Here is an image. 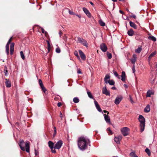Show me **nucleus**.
<instances>
[{"label": "nucleus", "mask_w": 157, "mask_h": 157, "mask_svg": "<svg viewBox=\"0 0 157 157\" xmlns=\"http://www.w3.org/2000/svg\"><path fill=\"white\" fill-rule=\"evenodd\" d=\"M90 141L86 137H81L79 138L78 140V147L80 149L84 150L86 148Z\"/></svg>", "instance_id": "obj_1"}, {"label": "nucleus", "mask_w": 157, "mask_h": 157, "mask_svg": "<svg viewBox=\"0 0 157 157\" xmlns=\"http://www.w3.org/2000/svg\"><path fill=\"white\" fill-rule=\"evenodd\" d=\"M138 120L140 122V130L141 132H142L144 129L145 126V119L143 116L141 115H140L138 118Z\"/></svg>", "instance_id": "obj_2"}, {"label": "nucleus", "mask_w": 157, "mask_h": 157, "mask_svg": "<svg viewBox=\"0 0 157 157\" xmlns=\"http://www.w3.org/2000/svg\"><path fill=\"white\" fill-rule=\"evenodd\" d=\"M121 131L122 134L124 136H126L129 134V132L130 131V129L127 127H124L122 128L121 129Z\"/></svg>", "instance_id": "obj_3"}, {"label": "nucleus", "mask_w": 157, "mask_h": 157, "mask_svg": "<svg viewBox=\"0 0 157 157\" xmlns=\"http://www.w3.org/2000/svg\"><path fill=\"white\" fill-rule=\"evenodd\" d=\"M77 42L78 43L82 44L83 45L85 46L86 47H88V43L87 41L82 38L79 37H78Z\"/></svg>", "instance_id": "obj_4"}, {"label": "nucleus", "mask_w": 157, "mask_h": 157, "mask_svg": "<svg viewBox=\"0 0 157 157\" xmlns=\"http://www.w3.org/2000/svg\"><path fill=\"white\" fill-rule=\"evenodd\" d=\"M62 144V141L59 140L55 144V148L56 149H59L61 148Z\"/></svg>", "instance_id": "obj_5"}, {"label": "nucleus", "mask_w": 157, "mask_h": 157, "mask_svg": "<svg viewBox=\"0 0 157 157\" xmlns=\"http://www.w3.org/2000/svg\"><path fill=\"white\" fill-rule=\"evenodd\" d=\"M19 145L21 150L24 151L25 149V143L24 141L22 140H20L19 141Z\"/></svg>", "instance_id": "obj_6"}, {"label": "nucleus", "mask_w": 157, "mask_h": 157, "mask_svg": "<svg viewBox=\"0 0 157 157\" xmlns=\"http://www.w3.org/2000/svg\"><path fill=\"white\" fill-rule=\"evenodd\" d=\"M82 10L84 13L89 18H90L92 16L91 13L86 8L83 7Z\"/></svg>", "instance_id": "obj_7"}, {"label": "nucleus", "mask_w": 157, "mask_h": 157, "mask_svg": "<svg viewBox=\"0 0 157 157\" xmlns=\"http://www.w3.org/2000/svg\"><path fill=\"white\" fill-rule=\"evenodd\" d=\"M122 138V136L121 135H119L117 137H116L114 139V141L117 144L120 143V141Z\"/></svg>", "instance_id": "obj_8"}, {"label": "nucleus", "mask_w": 157, "mask_h": 157, "mask_svg": "<svg viewBox=\"0 0 157 157\" xmlns=\"http://www.w3.org/2000/svg\"><path fill=\"white\" fill-rule=\"evenodd\" d=\"M122 99V98L121 96H118L115 99L114 103L116 105L119 104L120 102L121 101Z\"/></svg>", "instance_id": "obj_9"}, {"label": "nucleus", "mask_w": 157, "mask_h": 157, "mask_svg": "<svg viewBox=\"0 0 157 157\" xmlns=\"http://www.w3.org/2000/svg\"><path fill=\"white\" fill-rule=\"evenodd\" d=\"M100 48L101 51L104 52H105L107 49V46L104 43H102L101 44Z\"/></svg>", "instance_id": "obj_10"}, {"label": "nucleus", "mask_w": 157, "mask_h": 157, "mask_svg": "<svg viewBox=\"0 0 157 157\" xmlns=\"http://www.w3.org/2000/svg\"><path fill=\"white\" fill-rule=\"evenodd\" d=\"M94 103L97 109L98 110L99 112H101L102 111V110L101 108L99 105L98 104L97 101L95 100V99H94Z\"/></svg>", "instance_id": "obj_11"}, {"label": "nucleus", "mask_w": 157, "mask_h": 157, "mask_svg": "<svg viewBox=\"0 0 157 157\" xmlns=\"http://www.w3.org/2000/svg\"><path fill=\"white\" fill-rule=\"evenodd\" d=\"M78 52L81 59L83 60H85L86 59V56L82 51L80 50H78Z\"/></svg>", "instance_id": "obj_12"}, {"label": "nucleus", "mask_w": 157, "mask_h": 157, "mask_svg": "<svg viewBox=\"0 0 157 157\" xmlns=\"http://www.w3.org/2000/svg\"><path fill=\"white\" fill-rule=\"evenodd\" d=\"M14 44L12 43L10 45V53L11 55H13L14 50Z\"/></svg>", "instance_id": "obj_13"}, {"label": "nucleus", "mask_w": 157, "mask_h": 157, "mask_svg": "<svg viewBox=\"0 0 157 157\" xmlns=\"http://www.w3.org/2000/svg\"><path fill=\"white\" fill-rule=\"evenodd\" d=\"M10 42L8 41L7 43L6 47V54L7 55L9 54V45L10 43Z\"/></svg>", "instance_id": "obj_14"}, {"label": "nucleus", "mask_w": 157, "mask_h": 157, "mask_svg": "<svg viewBox=\"0 0 157 157\" xmlns=\"http://www.w3.org/2000/svg\"><path fill=\"white\" fill-rule=\"evenodd\" d=\"M121 80L123 81L124 82L125 81L126 79V75H125V73L124 71H122V74L121 75Z\"/></svg>", "instance_id": "obj_15"}, {"label": "nucleus", "mask_w": 157, "mask_h": 157, "mask_svg": "<svg viewBox=\"0 0 157 157\" xmlns=\"http://www.w3.org/2000/svg\"><path fill=\"white\" fill-rule=\"evenodd\" d=\"M102 93L103 94H105L107 95H110V93L107 91L106 86L103 88Z\"/></svg>", "instance_id": "obj_16"}, {"label": "nucleus", "mask_w": 157, "mask_h": 157, "mask_svg": "<svg viewBox=\"0 0 157 157\" xmlns=\"http://www.w3.org/2000/svg\"><path fill=\"white\" fill-rule=\"evenodd\" d=\"M110 78V76L109 75H106L105 76V77L104 79V80L106 84L108 83V82L109 80H109V79Z\"/></svg>", "instance_id": "obj_17"}, {"label": "nucleus", "mask_w": 157, "mask_h": 157, "mask_svg": "<svg viewBox=\"0 0 157 157\" xmlns=\"http://www.w3.org/2000/svg\"><path fill=\"white\" fill-rule=\"evenodd\" d=\"M104 118L106 122L107 123H110V120L109 118V116H107L105 114L104 115Z\"/></svg>", "instance_id": "obj_18"}, {"label": "nucleus", "mask_w": 157, "mask_h": 157, "mask_svg": "<svg viewBox=\"0 0 157 157\" xmlns=\"http://www.w3.org/2000/svg\"><path fill=\"white\" fill-rule=\"evenodd\" d=\"M26 151L27 152H29V146L28 142H26L25 144Z\"/></svg>", "instance_id": "obj_19"}, {"label": "nucleus", "mask_w": 157, "mask_h": 157, "mask_svg": "<svg viewBox=\"0 0 157 157\" xmlns=\"http://www.w3.org/2000/svg\"><path fill=\"white\" fill-rule=\"evenodd\" d=\"M134 33L133 30L132 29H130L128 31L127 33L129 36H132L134 35Z\"/></svg>", "instance_id": "obj_20"}, {"label": "nucleus", "mask_w": 157, "mask_h": 157, "mask_svg": "<svg viewBox=\"0 0 157 157\" xmlns=\"http://www.w3.org/2000/svg\"><path fill=\"white\" fill-rule=\"evenodd\" d=\"M156 54V51H155L152 52L149 56L148 58V60H150L153 57H154Z\"/></svg>", "instance_id": "obj_21"}, {"label": "nucleus", "mask_w": 157, "mask_h": 157, "mask_svg": "<svg viewBox=\"0 0 157 157\" xmlns=\"http://www.w3.org/2000/svg\"><path fill=\"white\" fill-rule=\"evenodd\" d=\"M6 81L5 82V84L6 87H10L11 86L10 82V81H8L7 79H6Z\"/></svg>", "instance_id": "obj_22"}, {"label": "nucleus", "mask_w": 157, "mask_h": 157, "mask_svg": "<svg viewBox=\"0 0 157 157\" xmlns=\"http://www.w3.org/2000/svg\"><path fill=\"white\" fill-rule=\"evenodd\" d=\"M129 24L130 26L131 27L134 28L135 29H137V26L134 23L130 21H129Z\"/></svg>", "instance_id": "obj_23"}, {"label": "nucleus", "mask_w": 157, "mask_h": 157, "mask_svg": "<svg viewBox=\"0 0 157 157\" xmlns=\"http://www.w3.org/2000/svg\"><path fill=\"white\" fill-rule=\"evenodd\" d=\"M150 106L149 105H147L144 108V111L146 113H148L150 111Z\"/></svg>", "instance_id": "obj_24"}, {"label": "nucleus", "mask_w": 157, "mask_h": 157, "mask_svg": "<svg viewBox=\"0 0 157 157\" xmlns=\"http://www.w3.org/2000/svg\"><path fill=\"white\" fill-rule=\"evenodd\" d=\"M48 144L49 147L50 148L54 147V144L51 141H49L48 142Z\"/></svg>", "instance_id": "obj_25"}, {"label": "nucleus", "mask_w": 157, "mask_h": 157, "mask_svg": "<svg viewBox=\"0 0 157 157\" xmlns=\"http://www.w3.org/2000/svg\"><path fill=\"white\" fill-rule=\"evenodd\" d=\"M142 50V47L141 46H139L137 49L135 50L136 53H139L141 52Z\"/></svg>", "instance_id": "obj_26"}, {"label": "nucleus", "mask_w": 157, "mask_h": 157, "mask_svg": "<svg viewBox=\"0 0 157 157\" xmlns=\"http://www.w3.org/2000/svg\"><path fill=\"white\" fill-rule=\"evenodd\" d=\"M154 93L152 92L151 90H148L147 93V97H150L151 95L153 94Z\"/></svg>", "instance_id": "obj_27"}, {"label": "nucleus", "mask_w": 157, "mask_h": 157, "mask_svg": "<svg viewBox=\"0 0 157 157\" xmlns=\"http://www.w3.org/2000/svg\"><path fill=\"white\" fill-rule=\"evenodd\" d=\"M148 38L149 40H152L154 42L156 40V38L152 36H150L148 37Z\"/></svg>", "instance_id": "obj_28"}, {"label": "nucleus", "mask_w": 157, "mask_h": 157, "mask_svg": "<svg viewBox=\"0 0 157 157\" xmlns=\"http://www.w3.org/2000/svg\"><path fill=\"white\" fill-rule=\"evenodd\" d=\"M41 89L42 91L45 93V94H46L47 93V92L46 88L43 85L42 86H40Z\"/></svg>", "instance_id": "obj_29"}, {"label": "nucleus", "mask_w": 157, "mask_h": 157, "mask_svg": "<svg viewBox=\"0 0 157 157\" xmlns=\"http://www.w3.org/2000/svg\"><path fill=\"white\" fill-rule=\"evenodd\" d=\"M41 89L42 91L45 93V94H46L47 93V92L46 88L43 85L42 86H40Z\"/></svg>", "instance_id": "obj_30"}, {"label": "nucleus", "mask_w": 157, "mask_h": 157, "mask_svg": "<svg viewBox=\"0 0 157 157\" xmlns=\"http://www.w3.org/2000/svg\"><path fill=\"white\" fill-rule=\"evenodd\" d=\"M113 72L114 75L116 77H117L118 79H120V76L118 75V74L117 72L116 71H115V70H113Z\"/></svg>", "instance_id": "obj_31"}, {"label": "nucleus", "mask_w": 157, "mask_h": 157, "mask_svg": "<svg viewBox=\"0 0 157 157\" xmlns=\"http://www.w3.org/2000/svg\"><path fill=\"white\" fill-rule=\"evenodd\" d=\"M108 83H109L110 85H114L115 84V82L113 80L111 79V80H109Z\"/></svg>", "instance_id": "obj_32"}, {"label": "nucleus", "mask_w": 157, "mask_h": 157, "mask_svg": "<svg viewBox=\"0 0 157 157\" xmlns=\"http://www.w3.org/2000/svg\"><path fill=\"white\" fill-rule=\"evenodd\" d=\"M87 94L88 95V96L90 98H92V99H94L90 92L89 91H87Z\"/></svg>", "instance_id": "obj_33"}, {"label": "nucleus", "mask_w": 157, "mask_h": 157, "mask_svg": "<svg viewBox=\"0 0 157 157\" xmlns=\"http://www.w3.org/2000/svg\"><path fill=\"white\" fill-rule=\"evenodd\" d=\"M79 99L77 97H75L73 99V101L75 103H78L79 102Z\"/></svg>", "instance_id": "obj_34"}, {"label": "nucleus", "mask_w": 157, "mask_h": 157, "mask_svg": "<svg viewBox=\"0 0 157 157\" xmlns=\"http://www.w3.org/2000/svg\"><path fill=\"white\" fill-rule=\"evenodd\" d=\"M107 132L108 133L109 135H110L113 134V132L109 128H107Z\"/></svg>", "instance_id": "obj_35"}, {"label": "nucleus", "mask_w": 157, "mask_h": 157, "mask_svg": "<svg viewBox=\"0 0 157 157\" xmlns=\"http://www.w3.org/2000/svg\"><path fill=\"white\" fill-rule=\"evenodd\" d=\"M145 151L149 156L150 155H151L150 151L148 148H146V149L145 150Z\"/></svg>", "instance_id": "obj_36"}, {"label": "nucleus", "mask_w": 157, "mask_h": 157, "mask_svg": "<svg viewBox=\"0 0 157 157\" xmlns=\"http://www.w3.org/2000/svg\"><path fill=\"white\" fill-rule=\"evenodd\" d=\"M47 41L48 44V52H49L50 51V49L51 48V45L49 41Z\"/></svg>", "instance_id": "obj_37"}, {"label": "nucleus", "mask_w": 157, "mask_h": 157, "mask_svg": "<svg viewBox=\"0 0 157 157\" xmlns=\"http://www.w3.org/2000/svg\"><path fill=\"white\" fill-rule=\"evenodd\" d=\"M99 22L100 25L102 26H104L105 25V23L101 20H100L99 21Z\"/></svg>", "instance_id": "obj_38"}, {"label": "nucleus", "mask_w": 157, "mask_h": 157, "mask_svg": "<svg viewBox=\"0 0 157 157\" xmlns=\"http://www.w3.org/2000/svg\"><path fill=\"white\" fill-rule=\"evenodd\" d=\"M20 55H21V58L23 60H24L25 59V56L24 55V54L23 51H21L20 52Z\"/></svg>", "instance_id": "obj_39"}, {"label": "nucleus", "mask_w": 157, "mask_h": 157, "mask_svg": "<svg viewBox=\"0 0 157 157\" xmlns=\"http://www.w3.org/2000/svg\"><path fill=\"white\" fill-rule=\"evenodd\" d=\"M136 155V154L135 151H132L129 154L130 156L131 157H133L135 156Z\"/></svg>", "instance_id": "obj_40"}, {"label": "nucleus", "mask_w": 157, "mask_h": 157, "mask_svg": "<svg viewBox=\"0 0 157 157\" xmlns=\"http://www.w3.org/2000/svg\"><path fill=\"white\" fill-rule=\"evenodd\" d=\"M107 56L109 59H110L112 57V54L110 53H109V52H107Z\"/></svg>", "instance_id": "obj_41"}, {"label": "nucleus", "mask_w": 157, "mask_h": 157, "mask_svg": "<svg viewBox=\"0 0 157 157\" xmlns=\"http://www.w3.org/2000/svg\"><path fill=\"white\" fill-rule=\"evenodd\" d=\"M52 152L53 153H56V151L55 150V147L53 148H50Z\"/></svg>", "instance_id": "obj_42"}, {"label": "nucleus", "mask_w": 157, "mask_h": 157, "mask_svg": "<svg viewBox=\"0 0 157 157\" xmlns=\"http://www.w3.org/2000/svg\"><path fill=\"white\" fill-rule=\"evenodd\" d=\"M136 59H134V58H132V59H131V60L132 63L133 64H134L136 62Z\"/></svg>", "instance_id": "obj_43"}, {"label": "nucleus", "mask_w": 157, "mask_h": 157, "mask_svg": "<svg viewBox=\"0 0 157 157\" xmlns=\"http://www.w3.org/2000/svg\"><path fill=\"white\" fill-rule=\"evenodd\" d=\"M56 51L57 53H59L61 51L60 49L59 48H57L56 49Z\"/></svg>", "instance_id": "obj_44"}, {"label": "nucleus", "mask_w": 157, "mask_h": 157, "mask_svg": "<svg viewBox=\"0 0 157 157\" xmlns=\"http://www.w3.org/2000/svg\"><path fill=\"white\" fill-rule=\"evenodd\" d=\"M39 83L40 85V86H42V85H43L42 80L40 79L39 80Z\"/></svg>", "instance_id": "obj_45"}, {"label": "nucleus", "mask_w": 157, "mask_h": 157, "mask_svg": "<svg viewBox=\"0 0 157 157\" xmlns=\"http://www.w3.org/2000/svg\"><path fill=\"white\" fill-rule=\"evenodd\" d=\"M56 127H54V133L53 134V136H55L56 134Z\"/></svg>", "instance_id": "obj_46"}, {"label": "nucleus", "mask_w": 157, "mask_h": 157, "mask_svg": "<svg viewBox=\"0 0 157 157\" xmlns=\"http://www.w3.org/2000/svg\"><path fill=\"white\" fill-rule=\"evenodd\" d=\"M132 70L133 73H135V71H136V70H135V67L134 65V66L132 67Z\"/></svg>", "instance_id": "obj_47"}, {"label": "nucleus", "mask_w": 157, "mask_h": 157, "mask_svg": "<svg viewBox=\"0 0 157 157\" xmlns=\"http://www.w3.org/2000/svg\"><path fill=\"white\" fill-rule=\"evenodd\" d=\"M130 16V17H133L135 19L136 18V16L135 15L133 14H132V15H131Z\"/></svg>", "instance_id": "obj_48"}, {"label": "nucleus", "mask_w": 157, "mask_h": 157, "mask_svg": "<svg viewBox=\"0 0 157 157\" xmlns=\"http://www.w3.org/2000/svg\"><path fill=\"white\" fill-rule=\"evenodd\" d=\"M69 13L70 14H72V15L75 14V13L74 12H73L72 11H71L70 10H69Z\"/></svg>", "instance_id": "obj_49"}, {"label": "nucleus", "mask_w": 157, "mask_h": 157, "mask_svg": "<svg viewBox=\"0 0 157 157\" xmlns=\"http://www.w3.org/2000/svg\"><path fill=\"white\" fill-rule=\"evenodd\" d=\"M41 31L43 33H45V34H46V33H47V32L45 31L44 30L43 28H42L41 29Z\"/></svg>", "instance_id": "obj_50"}, {"label": "nucleus", "mask_w": 157, "mask_h": 157, "mask_svg": "<svg viewBox=\"0 0 157 157\" xmlns=\"http://www.w3.org/2000/svg\"><path fill=\"white\" fill-rule=\"evenodd\" d=\"M133 58L135 59H137V56L136 55L134 54L133 55Z\"/></svg>", "instance_id": "obj_51"}, {"label": "nucleus", "mask_w": 157, "mask_h": 157, "mask_svg": "<svg viewBox=\"0 0 157 157\" xmlns=\"http://www.w3.org/2000/svg\"><path fill=\"white\" fill-rule=\"evenodd\" d=\"M129 98H130V100L131 102L132 103L133 102V101L132 100V97L131 95H129Z\"/></svg>", "instance_id": "obj_52"}, {"label": "nucleus", "mask_w": 157, "mask_h": 157, "mask_svg": "<svg viewBox=\"0 0 157 157\" xmlns=\"http://www.w3.org/2000/svg\"><path fill=\"white\" fill-rule=\"evenodd\" d=\"M74 54L76 56L78 55V52L77 51H75L74 52Z\"/></svg>", "instance_id": "obj_53"}, {"label": "nucleus", "mask_w": 157, "mask_h": 157, "mask_svg": "<svg viewBox=\"0 0 157 157\" xmlns=\"http://www.w3.org/2000/svg\"><path fill=\"white\" fill-rule=\"evenodd\" d=\"M62 105V103L60 102H58L57 104V106L58 107H60Z\"/></svg>", "instance_id": "obj_54"}, {"label": "nucleus", "mask_w": 157, "mask_h": 157, "mask_svg": "<svg viewBox=\"0 0 157 157\" xmlns=\"http://www.w3.org/2000/svg\"><path fill=\"white\" fill-rule=\"evenodd\" d=\"M4 73L5 74V75H7V71L6 70H4Z\"/></svg>", "instance_id": "obj_55"}, {"label": "nucleus", "mask_w": 157, "mask_h": 157, "mask_svg": "<svg viewBox=\"0 0 157 157\" xmlns=\"http://www.w3.org/2000/svg\"><path fill=\"white\" fill-rule=\"evenodd\" d=\"M155 81V79H154L151 82V83L152 84H153Z\"/></svg>", "instance_id": "obj_56"}, {"label": "nucleus", "mask_w": 157, "mask_h": 157, "mask_svg": "<svg viewBox=\"0 0 157 157\" xmlns=\"http://www.w3.org/2000/svg\"><path fill=\"white\" fill-rule=\"evenodd\" d=\"M59 116H60V117H61V118H62V117H63V115L62 114V113L61 112H60V113Z\"/></svg>", "instance_id": "obj_57"}, {"label": "nucleus", "mask_w": 157, "mask_h": 157, "mask_svg": "<svg viewBox=\"0 0 157 157\" xmlns=\"http://www.w3.org/2000/svg\"><path fill=\"white\" fill-rule=\"evenodd\" d=\"M59 36H60V37H61V35L62 34V33L61 31H60L59 33Z\"/></svg>", "instance_id": "obj_58"}, {"label": "nucleus", "mask_w": 157, "mask_h": 157, "mask_svg": "<svg viewBox=\"0 0 157 157\" xmlns=\"http://www.w3.org/2000/svg\"><path fill=\"white\" fill-rule=\"evenodd\" d=\"M105 113H107V114H108L109 113L106 110H104L103 111Z\"/></svg>", "instance_id": "obj_59"}, {"label": "nucleus", "mask_w": 157, "mask_h": 157, "mask_svg": "<svg viewBox=\"0 0 157 157\" xmlns=\"http://www.w3.org/2000/svg\"><path fill=\"white\" fill-rule=\"evenodd\" d=\"M124 86L126 88H127L128 87V86L127 85L125 84H124Z\"/></svg>", "instance_id": "obj_60"}, {"label": "nucleus", "mask_w": 157, "mask_h": 157, "mask_svg": "<svg viewBox=\"0 0 157 157\" xmlns=\"http://www.w3.org/2000/svg\"><path fill=\"white\" fill-rule=\"evenodd\" d=\"M111 89L113 90H115L116 89V88L115 86H113L112 87Z\"/></svg>", "instance_id": "obj_61"}, {"label": "nucleus", "mask_w": 157, "mask_h": 157, "mask_svg": "<svg viewBox=\"0 0 157 157\" xmlns=\"http://www.w3.org/2000/svg\"><path fill=\"white\" fill-rule=\"evenodd\" d=\"M77 73L78 74H81V71L80 70H79L77 71Z\"/></svg>", "instance_id": "obj_62"}, {"label": "nucleus", "mask_w": 157, "mask_h": 157, "mask_svg": "<svg viewBox=\"0 0 157 157\" xmlns=\"http://www.w3.org/2000/svg\"><path fill=\"white\" fill-rule=\"evenodd\" d=\"M75 15L79 18L81 17V16L80 15H79L78 14H75Z\"/></svg>", "instance_id": "obj_63"}, {"label": "nucleus", "mask_w": 157, "mask_h": 157, "mask_svg": "<svg viewBox=\"0 0 157 157\" xmlns=\"http://www.w3.org/2000/svg\"><path fill=\"white\" fill-rule=\"evenodd\" d=\"M12 39V37H10V38L9 40L8 41L10 42L11 41Z\"/></svg>", "instance_id": "obj_64"}]
</instances>
